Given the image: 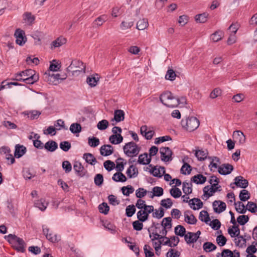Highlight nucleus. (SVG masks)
<instances>
[{
    "label": "nucleus",
    "mask_w": 257,
    "mask_h": 257,
    "mask_svg": "<svg viewBox=\"0 0 257 257\" xmlns=\"http://www.w3.org/2000/svg\"><path fill=\"white\" fill-rule=\"evenodd\" d=\"M162 225L158 223L153 222L151 226L148 228V231L149 233V235L152 234V240H156L162 239V236H166L168 232H163V229L161 228Z\"/></svg>",
    "instance_id": "1"
},
{
    "label": "nucleus",
    "mask_w": 257,
    "mask_h": 257,
    "mask_svg": "<svg viewBox=\"0 0 257 257\" xmlns=\"http://www.w3.org/2000/svg\"><path fill=\"white\" fill-rule=\"evenodd\" d=\"M85 68V66L82 62L75 59L71 61V64L67 68V71L69 73H71L72 75H78L82 72H84Z\"/></svg>",
    "instance_id": "2"
},
{
    "label": "nucleus",
    "mask_w": 257,
    "mask_h": 257,
    "mask_svg": "<svg viewBox=\"0 0 257 257\" xmlns=\"http://www.w3.org/2000/svg\"><path fill=\"white\" fill-rule=\"evenodd\" d=\"M199 124V120L195 117H188L181 121L182 126L189 132H192L197 129Z\"/></svg>",
    "instance_id": "3"
},
{
    "label": "nucleus",
    "mask_w": 257,
    "mask_h": 257,
    "mask_svg": "<svg viewBox=\"0 0 257 257\" xmlns=\"http://www.w3.org/2000/svg\"><path fill=\"white\" fill-rule=\"evenodd\" d=\"M123 150L126 156L133 157L139 154L140 149L135 142L132 141L125 144L123 147Z\"/></svg>",
    "instance_id": "4"
},
{
    "label": "nucleus",
    "mask_w": 257,
    "mask_h": 257,
    "mask_svg": "<svg viewBox=\"0 0 257 257\" xmlns=\"http://www.w3.org/2000/svg\"><path fill=\"white\" fill-rule=\"evenodd\" d=\"M175 96L170 91H166L162 93L160 96V100L163 104L168 107H175L177 106V101L174 100V103H169L168 101L170 100L173 99Z\"/></svg>",
    "instance_id": "5"
},
{
    "label": "nucleus",
    "mask_w": 257,
    "mask_h": 257,
    "mask_svg": "<svg viewBox=\"0 0 257 257\" xmlns=\"http://www.w3.org/2000/svg\"><path fill=\"white\" fill-rule=\"evenodd\" d=\"M143 210H140L137 212V216L138 219L141 222H145L148 219L149 214L154 211V206L148 205L145 206Z\"/></svg>",
    "instance_id": "6"
},
{
    "label": "nucleus",
    "mask_w": 257,
    "mask_h": 257,
    "mask_svg": "<svg viewBox=\"0 0 257 257\" xmlns=\"http://www.w3.org/2000/svg\"><path fill=\"white\" fill-rule=\"evenodd\" d=\"M182 198L183 202H188L190 208L194 210H198L203 207V202L199 198H194L189 201V197L187 195H183Z\"/></svg>",
    "instance_id": "7"
},
{
    "label": "nucleus",
    "mask_w": 257,
    "mask_h": 257,
    "mask_svg": "<svg viewBox=\"0 0 257 257\" xmlns=\"http://www.w3.org/2000/svg\"><path fill=\"white\" fill-rule=\"evenodd\" d=\"M161 160L164 162H168L172 160L173 152L168 147H161L160 149Z\"/></svg>",
    "instance_id": "8"
},
{
    "label": "nucleus",
    "mask_w": 257,
    "mask_h": 257,
    "mask_svg": "<svg viewBox=\"0 0 257 257\" xmlns=\"http://www.w3.org/2000/svg\"><path fill=\"white\" fill-rule=\"evenodd\" d=\"M43 234L46 236V238L51 242H57L60 240V236L57 234H53L50 232L49 228L45 225L42 226Z\"/></svg>",
    "instance_id": "9"
},
{
    "label": "nucleus",
    "mask_w": 257,
    "mask_h": 257,
    "mask_svg": "<svg viewBox=\"0 0 257 257\" xmlns=\"http://www.w3.org/2000/svg\"><path fill=\"white\" fill-rule=\"evenodd\" d=\"M234 182L233 183L230 184V186L232 189H234V187H232V184L235 185L237 187L245 189L248 185V182L246 179H244V178L241 176H238L234 179Z\"/></svg>",
    "instance_id": "10"
},
{
    "label": "nucleus",
    "mask_w": 257,
    "mask_h": 257,
    "mask_svg": "<svg viewBox=\"0 0 257 257\" xmlns=\"http://www.w3.org/2000/svg\"><path fill=\"white\" fill-rule=\"evenodd\" d=\"M33 72L34 70L32 69H26L19 73L15 74L12 80L17 81H23L28 75H30V73Z\"/></svg>",
    "instance_id": "11"
},
{
    "label": "nucleus",
    "mask_w": 257,
    "mask_h": 257,
    "mask_svg": "<svg viewBox=\"0 0 257 257\" xmlns=\"http://www.w3.org/2000/svg\"><path fill=\"white\" fill-rule=\"evenodd\" d=\"M24 32L20 29H17L15 31L16 42L20 46H23L26 42V38L24 36Z\"/></svg>",
    "instance_id": "12"
},
{
    "label": "nucleus",
    "mask_w": 257,
    "mask_h": 257,
    "mask_svg": "<svg viewBox=\"0 0 257 257\" xmlns=\"http://www.w3.org/2000/svg\"><path fill=\"white\" fill-rule=\"evenodd\" d=\"M14 248L18 251L24 252L25 251L26 243L24 240L18 237L12 244Z\"/></svg>",
    "instance_id": "13"
},
{
    "label": "nucleus",
    "mask_w": 257,
    "mask_h": 257,
    "mask_svg": "<svg viewBox=\"0 0 257 257\" xmlns=\"http://www.w3.org/2000/svg\"><path fill=\"white\" fill-rule=\"evenodd\" d=\"M213 210L217 213L224 211L226 208V204L220 200H215L212 203Z\"/></svg>",
    "instance_id": "14"
},
{
    "label": "nucleus",
    "mask_w": 257,
    "mask_h": 257,
    "mask_svg": "<svg viewBox=\"0 0 257 257\" xmlns=\"http://www.w3.org/2000/svg\"><path fill=\"white\" fill-rule=\"evenodd\" d=\"M233 170L232 165L229 164H223L218 167V172L222 175H226L231 173Z\"/></svg>",
    "instance_id": "15"
},
{
    "label": "nucleus",
    "mask_w": 257,
    "mask_h": 257,
    "mask_svg": "<svg viewBox=\"0 0 257 257\" xmlns=\"http://www.w3.org/2000/svg\"><path fill=\"white\" fill-rule=\"evenodd\" d=\"M233 138L235 142L240 145H243L245 142V136L240 131H235L233 133Z\"/></svg>",
    "instance_id": "16"
},
{
    "label": "nucleus",
    "mask_w": 257,
    "mask_h": 257,
    "mask_svg": "<svg viewBox=\"0 0 257 257\" xmlns=\"http://www.w3.org/2000/svg\"><path fill=\"white\" fill-rule=\"evenodd\" d=\"M184 220L189 224H195L197 221V219L190 210L184 212Z\"/></svg>",
    "instance_id": "17"
},
{
    "label": "nucleus",
    "mask_w": 257,
    "mask_h": 257,
    "mask_svg": "<svg viewBox=\"0 0 257 257\" xmlns=\"http://www.w3.org/2000/svg\"><path fill=\"white\" fill-rule=\"evenodd\" d=\"M140 132L147 140H151L155 135V132L150 129L148 130L147 126L146 125L141 126Z\"/></svg>",
    "instance_id": "18"
},
{
    "label": "nucleus",
    "mask_w": 257,
    "mask_h": 257,
    "mask_svg": "<svg viewBox=\"0 0 257 257\" xmlns=\"http://www.w3.org/2000/svg\"><path fill=\"white\" fill-rule=\"evenodd\" d=\"M46 76V77L48 76V81H49V83L51 82V79H54V81L58 80H65L67 78V75L66 74H63V75H61L60 74H50V72L49 71L48 73L46 72L44 74Z\"/></svg>",
    "instance_id": "19"
},
{
    "label": "nucleus",
    "mask_w": 257,
    "mask_h": 257,
    "mask_svg": "<svg viewBox=\"0 0 257 257\" xmlns=\"http://www.w3.org/2000/svg\"><path fill=\"white\" fill-rule=\"evenodd\" d=\"M39 80V75L37 74L35 71L33 73H30L26 78L23 81L26 84H33Z\"/></svg>",
    "instance_id": "20"
},
{
    "label": "nucleus",
    "mask_w": 257,
    "mask_h": 257,
    "mask_svg": "<svg viewBox=\"0 0 257 257\" xmlns=\"http://www.w3.org/2000/svg\"><path fill=\"white\" fill-rule=\"evenodd\" d=\"M113 152V147L110 145H104L100 148V153L102 156H108Z\"/></svg>",
    "instance_id": "21"
},
{
    "label": "nucleus",
    "mask_w": 257,
    "mask_h": 257,
    "mask_svg": "<svg viewBox=\"0 0 257 257\" xmlns=\"http://www.w3.org/2000/svg\"><path fill=\"white\" fill-rule=\"evenodd\" d=\"M26 151L27 149L25 146L17 144L15 146L14 156L17 158H20L25 154Z\"/></svg>",
    "instance_id": "22"
},
{
    "label": "nucleus",
    "mask_w": 257,
    "mask_h": 257,
    "mask_svg": "<svg viewBox=\"0 0 257 257\" xmlns=\"http://www.w3.org/2000/svg\"><path fill=\"white\" fill-rule=\"evenodd\" d=\"M160 224L162 225L161 228H162L163 231H164L163 232L166 233V232H168V230L171 229L172 226L171 218L168 217L163 218Z\"/></svg>",
    "instance_id": "23"
},
{
    "label": "nucleus",
    "mask_w": 257,
    "mask_h": 257,
    "mask_svg": "<svg viewBox=\"0 0 257 257\" xmlns=\"http://www.w3.org/2000/svg\"><path fill=\"white\" fill-rule=\"evenodd\" d=\"M44 148L47 151L53 152L58 148V144L54 141L49 140L45 143Z\"/></svg>",
    "instance_id": "24"
},
{
    "label": "nucleus",
    "mask_w": 257,
    "mask_h": 257,
    "mask_svg": "<svg viewBox=\"0 0 257 257\" xmlns=\"http://www.w3.org/2000/svg\"><path fill=\"white\" fill-rule=\"evenodd\" d=\"M126 174L129 178H135L138 175V169L135 166L131 165L127 169Z\"/></svg>",
    "instance_id": "25"
},
{
    "label": "nucleus",
    "mask_w": 257,
    "mask_h": 257,
    "mask_svg": "<svg viewBox=\"0 0 257 257\" xmlns=\"http://www.w3.org/2000/svg\"><path fill=\"white\" fill-rule=\"evenodd\" d=\"M73 168L78 176L82 177L85 175V171L82 164L78 162L75 163Z\"/></svg>",
    "instance_id": "26"
},
{
    "label": "nucleus",
    "mask_w": 257,
    "mask_h": 257,
    "mask_svg": "<svg viewBox=\"0 0 257 257\" xmlns=\"http://www.w3.org/2000/svg\"><path fill=\"white\" fill-rule=\"evenodd\" d=\"M124 119V112L122 110L117 109L114 111V118L111 121L115 120L116 122L123 121Z\"/></svg>",
    "instance_id": "27"
},
{
    "label": "nucleus",
    "mask_w": 257,
    "mask_h": 257,
    "mask_svg": "<svg viewBox=\"0 0 257 257\" xmlns=\"http://www.w3.org/2000/svg\"><path fill=\"white\" fill-rule=\"evenodd\" d=\"M110 142L114 145H117L121 143L123 141V137L121 134H113L109 138Z\"/></svg>",
    "instance_id": "28"
},
{
    "label": "nucleus",
    "mask_w": 257,
    "mask_h": 257,
    "mask_svg": "<svg viewBox=\"0 0 257 257\" xmlns=\"http://www.w3.org/2000/svg\"><path fill=\"white\" fill-rule=\"evenodd\" d=\"M195 155L199 161H204L207 158L208 151L207 150H203L202 149L196 150Z\"/></svg>",
    "instance_id": "29"
},
{
    "label": "nucleus",
    "mask_w": 257,
    "mask_h": 257,
    "mask_svg": "<svg viewBox=\"0 0 257 257\" xmlns=\"http://www.w3.org/2000/svg\"><path fill=\"white\" fill-rule=\"evenodd\" d=\"M151 161V158H148V154L144 153L139 156L138 163L142 165H148Z\"/></svg>",
    "instance_id": "30"
},
{
    "label": "nucleus",
    "mask_w": 257,
    "mask_h": 257,
    "mask_svg": "<svg viewBox=\"0 0 257 257\" xmlns=\"http://www.w3.org/2000/svg\"><path fill=\"white\" fill-rule=\"evenodd\" d=\"M191 180L197 184H202L206 182V177L202 174H197L192 177Z\"/></svg>",
    "instance_id": "31"
},
{
    "label": "nucleus",
    "mask_w": 257,
    "mask_h": 257,
    "mask_svg": "<svg viewBox=\"0 0 257 257\" xmlns=\"http://www.w3.org/2000/svg\"><path fill=\"white\" fill-rule=\"evenodd\" d=\"M66 42V40L65 38L60 37L58 38L55 41H53L51 43V48H58L62 45L65 44Z\"/></svg>",
    "instance_id": "32"
},
{
    "label": "nucleus",
    "mask_w": 257,
    "mask_h": 257,
    "mask_svg": "<svg viewBox=\"0 0 257 257\" xmlns=\"http://www.w3.org/2000/svg\"><path fill=\"white\" fill-rule=\"evenodd\" d=\"M48 205V202L44 199L41 198L37 200L35 203V206L39 208L40 210L43 211L46 210Z\"/></svg>",
    "instance_id": "33"
},
{
    "label": "nucleus",
    "mask_w": 257,
    "mask_h": 257,
    "mask_svg": "<svg viewBox=\"0 0 257 257\" xmlns=\"http://www.w3.org/2000/svg\"><path fill=\"white\" fill-rule=\"evenodd\" d=\"M235 205V208L236 211L240 214H244L247 208H246V207L244 206L243 203H242L240 201L238 202H234V203Z\"/></svg>",
    "instance_id": "34"
},
{
    "label": "nucleus",
    "mask_w": 257,
    "mask_h": 257,
    "mask_svg": "<svg viewBox=\"0 0 257 257\" xmlns=\"http://www.w3.org/2000/svg\"><path fill=\"white\" fill-rule=\"evenodd\" d=\"M83 158L87 163L91 165H94L97 162L96 158L90 153L84 154Z\"/></svg>",
    "instance_id": "35"
},
{
    "label": "nucleus",
    "mask_w": 257,
    "mask_h": 257,
    "mask_svg": "<svg viewBox=\"0 0 257 257\" xmlns=\"http://www.w3.org/2000/svg\"><path fill=\"white\" fill-rule=\"evenodd\" d=\"M112 179L115 182H124L126 178L121 172H116L113 174Z\"/></svg>",
    "instance_id": "36"
},
{
    "label": "nucleus",
    "mask_w": 257,
    "mask_h": 257,
    "mask_svg": "<svg viewBox=\"0 0 257 257\" xmlns=\"http://www.w3.org/2000/svg\"><path fill=\"white\" fill-rule=\"evenodd\" d=\"M149 26L148 20L143 19L140 20L137 23L136 28L139 30H144L147 28Z\"/></svg>",
    "instance_id": "37"
},
{
    "label": "nucleus",
    "mask_w": 257,
    "mask_h": 257,
    "mask_svg": "<svg viewBox=\"0 0 257 257\" xmlns=\"http://www.w3.org/2000/svg\"><path fill=\"white\" fill-rule=\"evenodd\" d=\"M185 240L188 244L193 243L196 242L197 240V237L194 236L193 232H188L184 237Z\"/></svg>",
    "instance_id": "38"
},
{
    "label": "nucleus",
    "mask_w": 257,
    "mask_h": 257,
    "mask_svg": "<svg viewBox=\"0 0 257 257\" xmlns=\"http://www.w3.org/2000/svg\"><path fill=\"white\" fill-rule=\"evenodd\" d=\"M192 185L191 183L183 182L182 190L186 195H188L192 192Z\"/></svg>",
    "instance_id": "39"
},
{
    "label": "nucleus",
    "mask_w": 257,
    "mask_h": 257,
    "mask_svg": "<svg viewBox=\"0 0 257 257\" xmlns=\"http://www.w3.org/2000/svg\"><path fill=\"white\" fill-rule=\"evenodd\" d=\"M199 219L203 222L207 223L210 220V217L207 211L202 210L200 211L199 216Z\"/></svg>",
    "instance_id": "40"
},
{
    "label": "nucleus",
    "mask_w": 257,
    "mask_h": 257,
    "mask_svg": "<svg viewBox=\"0 0 257 257\" xmlns=\"http://www.w3.org/2000/svg\"><path fill=\"white\" fill-rule=\"evenodd\" d=\"M174 231L176 235L181 237H185V235H186V229L183 226L181 225H178L176 226L175 227Z\"/></svg>",
    "instance_id": "41"
},
{
    "label": "nucleus",
    "mask_w": 257,
    "mask_h": 257,
    "mask_svg": "<svg viewBox=\"0 0 257 257\" xmlns=\"http://www.w3.org/2000/svg\"><path fill=\"white\" fill-rule=\"evenodd\" d=\"M144 251L145 257H155L153 249L148 244H145L144 246Z\"/></svg>",
    "instance_id": "42"
},
{
    "label": "nucleus",
    "mask_w": 257,
    "mask_h": 257,
    "mask_svg": "<svg viewBox=\"0 0 257 257\" xmlns=\"http://www.w3.org/2000/svg\"><path fill=\"white\" fill-rule=\"evenodd\" d=\"M153 194L150 195V197L153 198L154 196L160 197L163 194V189L162 187L156 186L153 189Z\"/></svg>",
    "instance_id": "43"
},
{
    "label": "nucleus",
    "mask_w": 257,
    "mask_h": 257,
    "mask_svg": "<svg viewBox=\"0 0 257 257\" xmlns=\"http://www.w3.org/2000/svg\"><path fill=\"white\" fill-rule=\"evenodd\" d=\"M97 76V74L96 75ZM99 80L98 77L93 75H91L87 78V83L91 86L94 87L97 85V82Z\"/></svg>",
    "instance_id": "44"
},
{
    "label": "nucleus",
    "mask_w": 257,
    "mask_h": 257,
    "mask_svg": "<svg viewBox=\"0 0 257 257\" xmlns=\"http://www.w3.org/2000/svg\"><path fill=\"white\" fill-rule=\"evenodd\" d=\"M203 249L206 252H210L216 248V246L210 242H206L203 245Z\"/></svg>",
    "instance_id": "45"
},
{
    "label": "nucleus",
    "mask_w": 257,
    "mask_h": 257,
    "mask_svg": "<svg viewBox=\"0 0 257 257\" xmlns=\"http://www.w3.org/2000/svg\"><path fill=\"white\" fill-rule=\"evenodd\" d=\"M208 15L206 13L197 15L195 16V20L197 22L204 23L207 21Z\"/></svg>",
    "instance_id": "46"
},
{
    "label": "nucleus",
    "mask_w": 257,
    "mask_h": 257,
    "mask_svg": "<svg viewBox=\"0 0 257 257\" xmlns=\"http://www.w3.org/2000/svg\"><path fill=\"white\" fill-rule=\"evenodd\" d=\"M239 197L241 201H245L249 199L250 194L247 190L243 189L240 191Z\"/></svg>",
    "instance_id": "47"
},
{
    "label": "nucleus",
    "mask_w": 257,
    "mask_h": 257,
    "mask_svg": "<svg viewBox=\"0 0 257 257\" xmlns=\"http://www.w3.org/2000/svg\"><path fill=\"white\" fill-rule=\"evenodd\" d=\"M70 131L73 134L79 133L81 131L82 127L81 125L78 123H73L70 126Z\"/></svg>",
    "instance_id": "48"
},
{
    "label": "nucleus",
    "mask_w": 257,
    "mask_h": 257,
    "mask_svg": "<svg viewBox=\"0 0 257 257\" xmlns=\"http://www.w3.org/2000/svg\"><path fill=\"white\" fill-rule=\"evenodd\" d=\"M136 210L134 205H130L125 209V215L127 217H131L135 213Z\"/></svg>",
    "instance_id": "49"
},
{
    "label": "nucleus",
    "mask_w": 257,
    "mask_h": 257,
    "mask_svg": "<svg viewBox=\"0 0 257 257\" xmlns=\"http://www.w3.org/2000/svg\"><path fill=\"white\" fill-rule=\"evenodd\" d=\"M192 170L191 166L187 163H184L182 166L180 171L183 175L189 174Z\"/></svg>",
    "instance_id": "50"
},
{
    "label": "nucleus",
    "mask_w": 257,
    "mask_h": 257,
    "mask_svg": "<svg viewBox=\"0 0 257 257\" xmlns=\"http://www.w3.org/2000/svg\"><path fill=\"white\" fill-rule=\"evenodd\" d=\"M122 194L126 196H128L130 194H132L134 191V188L131 185L127 186H123L121 189Z\"/></svg>",
    "instance_id": "51"
},
{
    "label": "nucleus",
    "mask_w": 257,
    "mask_h": 257,
    "mask_svg": "<svg viewBox=\"0 0 257 257\" xmlns=\"http://www.w3.org/2000/svg\"><path fill=\"white\" fill-rule=\"evenodd\" d=\"M98 209L100 213L106 215L109 210V207L106 203L103 202L99 205Z\"/></svg>",
    "instance_id": "52"
},
{
    "label": "nucleus",
    "mask_w": 257,
    "mask_h": 257,
    "mask_svg": "<svg viewBox=\"0 0 257 257\" xmlns=\"http://www.w3.org/2000/svg\"><path fill=\"white\" fill-rule=\"evenodd\" d=\"M122 160H123L122 158H118L115 161L116 163L115 168L118 171V172H121L124 169V165L126 164L125 162L123 163V162H119V161Z\"/></svg>",
    "instance_id": "53"
},
{
    "label": "nucleus",
    "mask_w": 257,
    "mask_h": 257,
    "mask_svg": "<svg viewBox=\"0 0 257 257\" xmlns=\"http://www.w3.org/2000/svg\"><path fill=\"white\" fill-rule=\"evenodd\" d=\"M164 215V209L162 207H160L159 210L156 209L153 212L152 216L158 219H160Z\"/></svg>",
    "instance_id": "54"
},
{
    "label": "nucleus",
    "mask_w": 257,
    "mask_h": 257,
    "mask_svg": "<svg viewBox=\"0 0 257 257\" xmlns=\"http://www.w3.org/2000/svg\"><path fill=\"white\" fill-rule=\"evenodd\" d=\"M170 193L175 198H178L182 195V192L178 188H172L170 190Z\"/></svg>",
    "instance_id": "55"
},
{
    "label": "nucleus",
    "mask_w": 257,
    "mask_h": 257,
    "mask_svg": "<svg viewBox=\"0 0 257 257\" xmlns=\"http://www.w3.org/2000/svg\"><path fill=\"white\" fill-rule=\"evenodd\" d=\"M88 143L90 147H96L99 145L100 142L98 138L93 137L92 138H88Z\"/></svg>",
    "instance_id": "56"
},
{
    "label": "nucleus",
    "mask_w": 257,
    "mask_h": 257,
    "mask_svg": "<svg viewBox=\"0 0 257 257\" xmlns=\"http://www.w3.org/2000/svg\"><path fill=\"white\" fill-rule=\"evenodd\" d=\"M160 204L162 206L168 209L172 207L173 202L170 198H167L162 200Z\"/></svg>",
    "instance_id": "57"
},
{
    "label": "nucleus",
    "mask_w": 257,
    "mask_h": 257,
    "mask_svg": "<svg viewBox=\"0 0 257 257\" xmlns=\"http://www.w3.org/2000/svg\"><path fill=\"white\" fill-rule=\"evenodd\" d=\"M60 68V64L55 60H53L52 62L51 63L49 66V70L50 71L56 72L58 71Z\"/></svg>",
    "instance_id": "58"
},
{
    "label": "nucleus",
    "mask_w": 257,
    "mask_h": 257,
    "mask_svg": "<svg viewBox=\"0 0 257 257\" xmlns=\"http://www.w3.org/2000/svg\"><path fill=\"white\" fill-rule=\"evenodd\" d=\"M108 121L106 119H103L98 122L97 124V127L99 130H104L108 127Z\"/></svg>",
    "instance_id": "59"
},
{
    "label": "nucleus",
    "mask_w": 257,
    "mask_h": 257,
    "mask_svg": "<svg viewBox=\"0 0 257 257\" xmlns=\"http://www.w3.org/2000/svg\"><path fill=\"white\" fill-rule=\"evenodd\" d=\"M149 166L150 167H152V169L150 170V172L152 173L154 176L158 178H161L162 177L163 175L162 173L161 172L160 168L157 169L156 167H153L152 165H150Z\"/></svg>",
    "instance_id": "60"
},
{
    "label": "nucleus",
    "mask_w": 257,
    "mask_h": 257,
    "mask_svg": "<svg viewBox=\"0 0 257 257\" xmlns=\"http://www.w3.org/2000/svg\"><path fill=\"white\" fill-rule=\"evenodd\" d=\"M176 77V73L172 69H169L165 75V78L167 80L170 81H173L175 79Z\"/></svg>",
    "instance_id": "61"
},
{
    "label": "nucleus",
    "mask_w": 257,
    "mask_h": 257,
    "mask_svg": "<svg viewBox=\"0 0 257 257\" xmlns=\"http://www.w3.org/2000/svg\"><path fill=\"white\" fill-rule=\"evenodd\" d=\"M246 208H247V210L251 213H255L257 212V205L253 202H248Z\"/></svg>",
    "instance_id": "62"
},
{
    "label": "nucleus",
    "mask_w": 257,
    "mask_h": 257,
    "mask_svg": "<svg viewBox=\"0 0 257 257\" xmlns=\"http://www.w3.org/2000/svg\"><path fill=\"white\" fill-rule=\"evenodd\" d=\"M249 220V217L247 215H242L239 216L237 218V221L241 225H243Z\"/></svg>",
    "instance_id": "63"
},
{
    "label": "nucleus",
    "mask_w": 257,
    "mask_h": 257,
    "mask_svg": "<svg viewBox=\"0 0 257 257\" xmlns=\"http://www.w3.org/2000/svg\"><path fill=\"white\" fill-rule=\"evenodd\" d=\"M180 252L177 250L175 251L174 249L170 248L166 253V257H179Z\"/></svg>",
    "instance_id": "64"
}]
</instances>
